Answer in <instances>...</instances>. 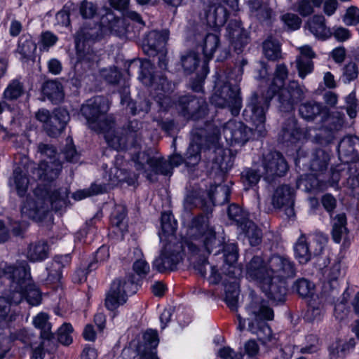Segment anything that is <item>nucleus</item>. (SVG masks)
I'll return each mask as SVG.
<instances>
[{
  "label": "nucleus",
  "instance_id": "obj_1",
  "mask_svg": "<svg viewBox=\"0 0 359 359\" xmlns=\"http://www.w3.org/2000/svg\"><path fill=\"white\" fill-rule=\"evenodd\" d=\"M109 109V102L106 97L95 96L81 105L80 111L89 128L97 133H103L110 147L115 150L140 148L142 141L143 123L133 119L121 128L114 130V118L106 116Z\"/></svg>",
  "mask_w": 359,
  "mask_h": 359
},
{
  "label": "nucleus",
  "instance_id": "obj_2",
  "mask_svg": "<svg viewBox=\"0 0 359 359\" xmlns=\"http://www.w3.org/2000/svg\"><path fill=\"white\" fill-rule=\"evenodd\" d=\"M141 148V146L138 149ZM131 153V160L134 163L135 168L140 172L151 182L157 180L156 175H171L174 167H177L182 163H185L189 167L198 164L201 159V155L198 146H190L184 158L182 156L175 154L168 161L163 157L151 156L147 151H137L133 149Z\"/></svg>",
  "mask_w": 359,
  "mask_h": 359
},
{
  "label": "nucleus",
  "instance_id": "obj_3",
  "mask_svg": "<svg viewBox=\"0 0 359 359\" xmlns=\"http://www.w3.org/2000/svg\"><path fill=\"white\" fill-rule=\"evenodd\" d=\"M289 72L284 63L277 64L273 73L271 85L264 95H259L254 92L248 100L245 108L243 112V118L252 121L257 124V130L260 134L264 132V121L266 113L268 111L270 102L274 95L283 88L288 77Z\"/></svg>",
  "mask_w": 359,
  "mask_h": 359
},
{
  "label": "nucleus",
  "instance_id": "obj_4",
  "mask_svg": "<svg viewBox=\"0 0 359 359\" xmlns=\"http://www.w3.org/2000/svg\"><path fill=\"white\" fill-rule=\"evenodd\" d=\"M4 270L11 281V302L18 304L25 299L32 306H37L41 303V292L32 283L30 267L26 261L18 262V266H8Z\"/></svg>",
  "mask_w": 359,
  "mask_h": 359
},
{
  "label": "nucleus",
  "instance_id": "obj_5",
  "mask_svg": "<svg viewBox=\"0 0 359 359\" xmlns=\"http://www.w3.org/2000/svg\"><path fill=\"white\" fill-rule=\"evenodd\" d=\"M246 311L249 316L247 318L248 330L256 334L263 343L271 341L273 337L272 330L265 320L273 318V311L267 305V302L262 297L255 296L246 306ZM236 317L237 329L242 332L245 327L246 319L243 318L240 314H237Z\"/></svg>",
  "mask_w": 359,
  "mask_h": 359
},
{
  "label": "nucleus",
  "instance_id": "obj_6",
  "mask_svg": "<svg viewBox=\"0 0 359 359\" xmlns=\"http://www.w3.org/2000/svg\"><path fill=\"white\" fill-rule=\"evenodd\" d=\"M233 158L231 155V151L218 147L215 150V156L212 158V169L215 170L217 178L214 184L211 186L208 195L212 203L222 204L228 202L231 194V190L226 185L221 184L224 180L225 173L232 168Z\"/></svg>",
  "mask_w": 359,
  "mask_h": 359
},
{
  "label": "nucleus",
  "instance_id": "obj_7",
  "mask_svg": "<svg viewBox=\"0 0 359 359\" xmlns=\"http://www.w3.org/2000/svg\"><path fill=\"white\" fill-rule=\"evenodd\" d=\"M187 234L190 239L201 243L208 254L221 245L220 241L216 238L215 231L209 226L207 215L200 214L194 217L188 226Z\"/></svg>",
  "mask_w": 359,
  "mask_h": 359
},
{
  "label": "nucleus",
  "instance_id": "obj_8",
  "mask_svg": "<svg viewBox=\"0 0 359 359\" xmlns=\"http://www.w3.org/2000/svg\"><path fill=\"white\" fill-rule=\"evenodd\" d=\"M178 114L187 121H198L205 118L208 113V104L205 97L187 93L180 96L175 102Z\"/></svg>",
  "mask_w": 359,
  "mask_h": 359
},
{
  "label": "nucleus",
  "instance_id": "obj_9",
  "mask_svg": "<svg viewBox=\"0 0 359 359\" xmlns=\"http://www.w3.org/2000/svg\"><path fill=\"white\" fill-rule=\"evenodd\" d=\"M327 238L322 233H316L309 238L302 233L294 246V257L301 264L308 263L313 257L320 255Z\"/></svg>",
  "mask_w": 359,
  "mask_h": 359
},
{
  "label": "nucleus",
  "instance_id": "obj_10",
  "mask_svg": "<svg viewBox=\"0 0 359 359\" xmlns=\"http://www.w3.org/2000/svg\"><path fill=\"white\" fill-rule=\"evenodd\" d=\"M211 103L219 108H227L233 116H237L242 107L240 88L237 85L224 83L211 97Z\"/></svg>",
  "mask_w": 359,
  "mask_h": 359
},
{
  "label": "nucleus",
  "instance_id": "obj_11",
  "mask_svg": "<svg viewBox=\"0 0 359 359\" xmlns=\"http://www.w3.org/2000/svg\"><path fill=\"white\" fill-rule=\"evenodd\" d=\"M252 125V128L248 127L243 123L240 121H229L222 128V135L226 141L231 145L245 144L250 138L251 135H257V137H264L266 130L264 128L263 134H260L257 130V124L252 121H246Z\"/></svg>",
  "mask_w": 359,
  "mask_h": 359
},
{
  "label": "nucleus",
  "instance_id": "obj_12",
  "mask_svg": "<svg viewBox=\"0 0 359 359\" xmlns=\"http://www.w3.org/2000/svg\"><path fill=\"white\" fill-rule=\"evenodd\" d=\"M137 285L130 278L114 280L105 298V306L108 310L114 311L126 302L128 295L136 293Z\"/></svg>",
  "mask_w": 359,
  "mask_h": 359
},
{
  "label": "nucleus",
  "instance_id": "obj_13",
  "mask_svg": "<svg viewBox=\"0 0 359 359\" xmlns=\"http://www.w3.org/2000/svg\"><path fill=\"white\" fill-rule=\"evenodd\" d=\"M306 92V88L297 81H290L286 87L277 93L279 110L285 113L292 111L294 105L305 98Z\"/></svg>",
  "mask_w": 359,
  "mask_h": 359
},
{
  "label": "nucleus",
  "instance_id": "obj_14",
  "mask_svg": "<svg viewBox=\"0 0 359 359\" xmlns=\"http://www.w3.org/2000/svg\"><path fill=\"white\" fill-rule=\"evenodd\" d=\"M112 26L107 27L102 22H88L76 32L75 36L76 46L84 44L91 45L102 40L110 31Z\"/></svg>",
  "mask_w": 359,
  "mask_h": 359
},
{
  "label": "nucleus",
  "instance_id": "obj_15",
  "mask_svg": "<svg viewBox=\"0 0 359 359\" xmlns=\"http://www.w3.org/2000/svg\"><path fill=\"white\" fill-rule=\"evenodd\" d=\"M345 115L339 111H334L322 118L325 120L326 125L319 130L315 136L316 142L323 146L330 144L335 138L336 132L340 130L344 124Z\"/></svg>",
  "mask_w": 359,
  "mask_h": 359
},
{
  "label": "nucleus",
  "instance_id": "obj_16",
  "mask_svg": "<svg viewBox=\"0 0 359 359\" xmlns=\"http://www.w3.org/2000/svg\"><path fill=\"white\" fill-rule=\"evenodd\" d=\"M202 29V27H196L189 36V40L196 46L201 47L205 57L203 63L205 62L208 65V61L212 58L215 52L219 47L220 39L217 34L205 33Z\"/></svg>",
  "mask_w": 359,
  "mask_h": 359
},
{
  "label": "nucleus",
  "instance_id": "obj_17",
  "mask_svg": "<svg viewBox=\"0 0 359 359\" xmlns=\"http://www.w3.org/2000/svg\"><path fill=\"white\" fill-rule=\"evenodd\" d=\"M34 195L44 203H48L51 209L60 210L66 204L68 193L66 189L51 190L46 184H39L34 191Z\"/></svg>",
  "mask_w": 359,
  "mask_h": 359
},
{
  "label": "nucleus",
  "instance_id": "obj_18",
  "mask_svg": "<svg viewBox=\"0 0 359 359\" xmlns=\"http://www.w3.org/2000/svg\"><path fill=\"white\" fill-rule=\"evenodd\" d=\"M245 276L248 279L261 285L269 280L272 272L269 263L262 256L255 255L246 264Z\"/></svg>",
  "mask_w": 359,
  "mask_h": 359
},
{
  "label": "nucleus",
  "instance_id": "obj_19",
  "mask_svg": "<svg viewBox=\"0 0 359 359\" xmlns=\"http://www.w3.org/2000/svg\"><path fill=\"white\" fill-rule=\"evenodd\" d=\"M294 189L288 184H282L276 188L272 197V204L275 208H285V213L290 218L295 215Z\"/></svg>",
  "mask_w": 359,
  "mask_h": 359
},
{
  "label": "nucleus",
  "instance_id": "obj_20",
  "mask_svg": "<svg viewBox=\"0 0 359 359\" xmlns=\"http://www.w3.org/2000/svg\"><path fill=\"white\" fill-rule=\"evenodd\" d=\"M262 166L266 178L283 176L288 170V165L283 156L273 151L263 155Z\"/></svg>",
  "mask_w": 359,
  "mask_h": 359
},
{
  "label": "nucleus",
  "instance_id": "obj_21",
  "mask_svg": "<svg viewBox=\"0 0 359 359\" xmlns=\"http://www.w3.org/2000/svg\"><path fill=\"white\" fill-rule=\"evenodd\" d=\"M62 168V163L59 159H54L53 161L43 159L32 170V177L36 180L50 183L58 177Z\"/></svg>",
  "mask_w": 359,
  "mask_h": 359
},
{
  "label": "nucleus",
  "instance_id": "obj_22",
  "mask_svg": "<svg viewBox=\"0 0 359 359\" xmlns=\"http://www.w3.org/2000/svg\"><path fill=\"white\" fill-rule=\"evenodd\" d=\"M222 258L224 264L222 273L229 278L236 279L241 275L242 271L238 267L237 260L238 258V250L236 243H225L222 247Z\"/></svg>",
  "mask_w": 359,
  "mask_h": 359
},
{
  "label": "nucleus",
  "instance_id": "obj_23",
  "mask_svg": "<svg viewBox=\"0 0 359 359\" xmlns=\"http://www.w3.org/2000/svg\"><path fill=\"white\" fill-rule=\"evenodd\" d=\"M34 326L41 330V346H46L48 352L56 349L55 335L51 332V324L48 316L44 313L38 314L33 320Z\"/></svg>",
  "mask_w": 359,
  "mask_h": 359
},
{
  "label": "nucleus",
  "instance_id": "obj_24",
  "mask_svg": "<svg viewBox=\"0 0 359 359\" xmlns=\"http://www.w3.org/2000/svg\"><path fill=\"white\" fill-rule=\"evenodd\" d=\"M226 32L234 51L237 54L241 53L249 42L248 34L241 27V22L236 20H230L226 27Z\"/></svg>",
  "mask_w": 359,
  "mask_h": 359
},
{
  "label": "nucleus",
  "instance_id": "obj_25",
  "mask_svg": "<svg viewBox=\"0 0 359 359\" xmlns=\"http://www.w3.org/2000/svg\"><path fill=\"white\" fill-rule=\"evenodd\" d=\"M269 264L272 272V276L284 280L287 278L294 277L296 274V269L293 262L280 255L272 256Z\"/></svg>",
  "mask_w": 359,
  "mask_h": 359
},
{
  "label": "nucleus",
  "instance_id": "obj_26",
  "mask_svg": "<svg viewBox=\"0 0 359 359\" xmlns=\"http://www.w3.org/2000/svg\"><path fill=\"white\" fill-rule=\"evenodd\" d=\"M337 151L339 159L344 163L359 160V138L353 135L344 137L338 144Z\"/></svg>",
  "mask_w": 359,
  "mask_h": 359
},
{
  "label": "nucleus",
  "instance_id": "obj_27",
  "mask_svg": "<svg viewBox=\"0 0 359 359\" xmlns=\"http://www.w3.org/2000/svg\"><path fill=\"white\" fill-rule=\"evenodd\" d=\"M168 38L166 31H151L143 40L144 52L149 56L156 55L165 46Z\"/></svg>",
  "mask_w": 359,
  "mask_h": 359
},
{
  "label": "nucleus",
  "instance_id": "obj_28",
  "mask_svg": "<svg viewBox=\"0 0 359 359\" xmlns=\"http://www.w3.org/2000/svg\"><path fill=\"white\" fill-rule=\"evenodd\" d=\"M262 291L270 299L276 302H283L287 292L284 280L271 276L269 280L260 285Z\"/></svg>",
  "mask_w": 359,
  "mask_h": 359
},
{
  "label": "nucleus",
  "instance_id": "obj_29",
  "mask_svg": "<svg viewBox=\"0 0 359 359\" xmlns=\"http://www.w3.org/2000/svg\"><path fill=\"white\" fill-rule=\"evenodd\" d=\"M182 259L180 252L167 250L164 248L161 252L158 257L153 262V268L160 273L167 271H174Z\"/></svg>",
  "mask_w": 359,
  "mask_h": 359
},
{
  "label": "nucleus",
  "instance_id": "obj_30",
  "mask_svg": "<svg viewBox=\"0 0 359 359\" xmlns=\"http://www.w3.org/2000/svg\"><path fill=\"white\" fill-rule=\"evenodd\" d=\"M299 114L306 121L312 122L318 116L325 117L327 114V108L322 103L309 100L299 106Z\"/></svg>",
  "mask_w": 359,
  "mask_h": 359
},
{
  "label": "nucleus",
  "instance_id": "obj_31",
  "mask_svg": "<svg viewBox=\"0 0 359 359\" xmlns=\"http://www.w3.org/2000/svg\"><path fill=\"white\" fill-rule=\"evenodd\" d=\"M207 24L211 27H219L226 22L228 12L226 8L218 3H212L205 9Z\"/></svg>",
  "mask_w": 359,
  "mask_h": 359
},
{
  "label": "nucleus",
  "instance_id": "obj_32",
  "mask_svg": "<svg viewBox=\"0 0 359 359\" xmlns=\"http://www.w3.org/2000/svg\"><path fill=\"white\" fill-rule=\"evenodd\" d=\"M71 259L69 254L55 256L53 260L46 268L48 271V280L53 283L59 282L62 276V269L70 264Z\"/></svg>",
  "mask_w": 359,
  "mask_h": 359
},
{
  "label": "nucleus",
  "instance_id": "obj_33",
  "mask_svg": "<svg viewBox=\"0 0 359 359\" xmlns=\"http://www.w3.org/2000/svg\"><path fill=\"white\" fill-rule=\"evenodd\" d=\"M302 136L300 128L297 126V121L294 117L287 119L279 133L278 140L287 145L296 143Z\"/></svg>",
  "mask_w": 359,
  "mask_h": 359
},
{
  "label": "nucleus",
  "instance_id": "obj_34",
  "mask_svg": "<svg viewBox=\"0 0 359 359\" xmlns=\"http://www.w3.org/2000/svg\"><path fill=\"white\" fill-rule=\"evenodd\" d=\"M50 247L46 241H38L28 245L25 255L31 262H41L49 257Z\"/></svg>",
  "mask_w": 359,
  "mask_h": 359
},
{
  "label": "nucleus",
  "instance_id": "obj_35",
  "mask_svg": "<svg viewBox=\"0 0 359 359\" xmlns=\"http://www.w3.org/2000/svg\"><path fill=\"white\" fill-rule=\"evenodd\" d=\"M129 67L134 69L140 70L139 79L147 86H151L155 81L154 74V66L151 62L145 60H133L130 62Z\"/></svg>",
  "mask_w": 359,
  "mask_h": 359
},
{
  "label": "nucleus",
  "instance_id": "obj_36",
  "mask_svg": "<svg viewBox=\"0 0 359 359\" xmlns=\"http://www.w3.org/2000/svg\"><path fill=\"white\" fill-rule=\"evenodd\" d=\"M123 93H121V102L124 104L127 103V109L129 110L130 113L133 115H137L140 113L147 114L149 111L151 109V102L146 98L140 99L137 102H133L132 100H128L129 91L128 87L126 86V83L124 82V87L123 88Z\"/></svg>",
  "mask_w": 359,
  "mask_h": 359
},
{
  "label": "nucleus",
  "instance_id": "obj_37",
  "mask_svg": "<svg viewBox=\"0 0 359 359\" xmlns=\"http://www.w3.org/2000/svg\"><path fill=\"white\" fill-rule=\"evenodd\" d=\"M305 27L318 39H325L332 35L330 29L326 26L325 18L322 15H315L309 18Z\"/></svg>",
  "mask_w": 359,
  "mask_h": 359
},
{
  "label": "nucleus",
  "instance_id": "obj_38",
  "mask_svg": "<svg viewBox=\"0 0 359 359\" xmlns=\"http://www.w3.org/2000/svg\"><path fill=\"white\" fill-rule=\"evenodd\" d=\"M143 339L144 348L140 353V359H158L156 352V348L159 343L157 331L147 330L143 335Z\"/></svg>",
  "mask_w": 359,
  "mask_h": 359
},
{
  "label": "nucleus",
  "instance_id": "obj_39",
  "mask_svg": "<svg viewBox=\"0 0 359 359\" xmlns=\"http://www.w3.org/2000/svg\"><path fill=\"white\" fill-rule=\"evenodd\" d=\"M340 173L332 172V179L335 182L339 181V176H347L346 186L352 189H359V168L356 163L348 164L347 167L338 170Z\"/></svg>",
  "mask_w": 359,
  "mask_h": 359
},
{
  "label": "nucleus",
  "instance_id": "obj_40",
  "mask_svg": "<svg viewBox=\"0 0 359 359\" xmlns=\"http://www.w3.org/2000/svg\"><path fill=\"white\" fill-rule=\"evenodd\" d=\"M123 21L117 20V23L125 25V33L128 37H135L140 33V29L144 27V22L139 13L135 11H128Z\"/></svg>",
  "mask_w": 359,
  "mask_h": 359
},
{
  "label": "nucleus",
  "instance_id": "obj_41",
  "mask_svg": "<svg viewBox=\"0 0 359 359\" xmlns=\"http://www.w3.org/2000/svg\"><path fill=\"white\" fill-rule=\"evenodd\" d=\"M43 95L54 104H58L64 100L63 88L60 82L48 81L42 87Z\"/></svg>",
  "mask_w": 359,
  "mask_h": 359
},
{
  "label": "nucleus",
  "instance_id": "obj_42",
  "mask_svg": "<svg viewBox=\"0 0 359 359\" xmlns=\"http://www.w3.org/2000/svg\"><path fill=\"white\" fill-rule=\"evenodd\" d=\"M36 44L29 35H22L18 43L16 52L20 55V60L27 62L35 58Z\"/></svg>",
  "mask_w": 359,
  "mask_h": 359
},
{
  "label": "nucleus",
  "instance_id": "obj_43",
  "mask_svg": "<svg viewBox=\"0 0 359 359\" xmlns=\"http://www.w3.org/2000/svg\"><path fill=\"white\" fill-rule=\"evenodd\" d=\"M249 3L257 19L262 23L270 25L274 15L272 9L267 4H262V0H250Z\"/></svg>",
  "mask_w": 359,
  "mask_h": 359
},
{
  "label": "nucleus",
  "instance_id": "obj_44",
  "mask_svg": "<svg viewBox=\"0 0 359 359\" xmlns=\"http://www.w3.org/2000/svg\"><path fill=\"white\" fill-rule=\"evenodd\" d=\"M29 184V180L21 168L18 167L14 169L13 175L10 179V185L14 186L17 194L20 197H24L27 193Z\"/></svg>",
  "mask_w": 359,
  "mask_h": 359
},
{
  "label": "nucleus",
  "instance_id": "obj_45",
  "mask_svg": "<svg viewBox=\"0 0 359 359\" xmlns=\"http://www.w3.org/2000/svg\"><path fill=\"white\" fill-rule=\"evenodd\" d=\"M177 224L171 212H164L161 217V231L158 236L161 241H163V237L173 235L177 230Z\"/></svg>",
  "mask_w": 359,
  "mask_h": 359
},
{
  "label": "nucleus",
  "instance_id": "obj_46",
  "mask_svg": "<svg viewBox=\"0 0 359 359\" xmlns=\"http://www.w3.org/2000/svg\"><path fill=\"white\" fill-rule=\"evenodd\" d=\"M227 215L229 219L233 221L240 229L246 226L248 222H252L249 219L248 213L236 204H231L229 206Z\"/></svg>",
  "mask_w": 359,
  "mask_h": 359
},
{
  "label": "nucleus",
  "instance_id": "obj_47",
  "mask_svg": "<svg viewBox=\"0 0 359 359\" xmlns=\"http://www.w3.org/2000/svg\"><path fill=\"white\" fill-rule=\"evenodd\" d=\"M296 188L306 193L318 191L320 180L312 174L301 175L296 181Z\"/></svg>",
  "mask_w": 359,
  "mask_h": 359
},
{
  "label": "nucleus",
  "instance_id": "obj_48",
  "mask_svg": "<svg viewBox=\"0 0 359 359\" xmlns=\"http://www.w3.org/2000/svg\"><path fill=\"white\" fill-rule=\"evenodd\" d=\"M224 301L232 310L236 311L238 307V296L240 293L238 283L234 280L233 282L226 283L224 285Z\"/></svg>",
  "mask_w": 359,
  "mask_h": 359
},
{
  "label": "nucleus",
  "instance_id": "obj_49",
  "mask_svg": "<svg viewBox=\"0 0 359 359\" xmlns=\"http://www.w3.org/2000/svg\"><path fill=\"white\" fill-rule=\"evenodd\" d=\"M340 283L337 281L323 280L321 295L330 303L339 301L341 298Z\"/></svg>",
  "mask_w": 359,
  "mask_h": 359
},
{
  "label": "nucleus",
  "instance_id": "obj_50",
  "mask_svg": "<svg viewBox=\"0 0 359 359\" xmlns=\"http://www.w3.org/2000/svg\"><path fill=\"white\" fill-rule=\"evenodd\" d=\"M346 217L344 213L337 215L332 222V238L334 242L339 243L342 236L347 233Z\"/></svg>",
  "mask_w": 359,
  "mask_h": 359
},
{
  "label": "nucleus",
  "instance_id": "obj_51",
  "mask_svg": "<svg viewBox=\"0 0 359 359\" xmlns=\"http://www.w3.org/2000/svg\"><path fill=\"white\" fill-rule=\"evenodd\" d=\"M241 230L245 234L251 246L255 247L261 244L262 241V231L252 221L248 222L246 226H244Z\"/></svg>",
  "mask_w": 359,
  "mask_h": 359
},
{
  "label": "nucleus",
  "instance_id": "obj_52",
  "mask_svg": "<svg viewBox=\"0 0 359 359\" xmlns=\"http://www.w3.org/2000/svg\"><path fill=\"white\" fill-rule=\"evenodd\" d=\"M330 161L329 154L323 149H316L310 163L311 170L314 172L325 170Z\"/></svg>",
  "mask_w": 359,
  "mask_h": 359
},
{
  "label": "nucleus",
  "instance_id": "obj_53",
  "mask_svg": "<svg viewBox=\"0 0 359 359\" xmlns=\"http://www.w3.org/2000/svg\"><path fill=\"white\" fill-rule=\"evenodd\" d=\"M126 216L127 210L126 206L123 205H116L111 214V224L113 226L117 227L121 232H123L126 230Z\"/></svg>",
  "mask_w": 359,
  "mask_h": 359
},
{
  "label": "nucleus",
  "instance_id": "obj_54",
  "mask_svg": "<svg viewBox=\"0 0 359 359\" xmlns=\"http://www.w3.org/2000/svg\"><path fill=\"white\" fill-rule=\"evenodd\" d=\"M263 51L269 60L276 61L281 58V50L279 42L271 37L263 43Z\"/></svg>",
  "mask_w": 359,
  "mask_h": 359
},
{
  "label": "nucleus",
  "instance_id": "obj_55",
  "mask_svg": "<svg viewBox=\"0 0 359 359\" xmlns=\"http://www.w3.org/2000/svg\"><path fill=\"white\" fill-rule=\"evenodd\" d=\"M200 62L198 53L194 51H187L181 55V65L186 74L193 73Z\"/></svg>",
  "mask_w": 359,
  "mask_h": 359
},
{
  "label": "nucleus",
  "instance_id": "obj_56",
  "mask_svg": "<svg viewBox=\"0 0 359 359\" xmlns=\"http://www.w3.org/2000/svg\"><path fill=\"white\" fill-rule=\"evenodd\" d=\"M24 93V84L19 79L12 80L3 93V97L9 101L18 99Z\"/></svg>",
  "mask_w": 359,
  "mask_h": 359
},
{
  "label": "nucleus",
  "instance_id": "obj_57",
  "mask_svg": "<svg viewBox=\"0 0 359 359\" xmlns=\"http://www.w3.org/2000/svg\"><path fill=\"white\" fill-rule=\"evenodd\" d=\"M350 294L348 292V287H346L341 295L339 300H336L333 303L335 304L334 315L339 320H344L349 313V309L346 306Z\"/></svg>",
  "mask_w": 359,
  "mask_h": 359
},
{
  "label": "nucleus",
  "instance_id": "obj_58",
  "mask_svg": "<svg viewBox=\"0 0 359 359\" xmlns=\"http://www.w3.org/2000/svg\"><path fill=\"white\" fill-rule=\"evenodd\" d=\"M78 60L81 62L93 64L99 60V56L93 50L90 45L84 44L80 47L76 46Z\"/></svg>",
  "mask_w": 359,
  "mask_h": 359
},
{
  "label": "nucleus",
  "instance_id": "obj_59",
  "mask_svg": "<svg viewBox=\"0 0 359 359\" xmlns=\"http://www.w3.org/2000/svg\"><path fill=\"white\" fill-rule=\"evenodd\" d=\"M261 178V174L257 169L252 168H245L241 174V180L245 187V189H249L250 188L255 186Z\"/></svg>",
  "mask_w": 359,
  "mask_h": 359
},
{
  "label": "nucleus",
  "instance_id": "obj_60",
  "mask_svg": "<svg viewBox=\"0 0 359 359\" xmlns=\"http://www.w3.org/2000/svg\"><path fill=\"white\" fill-rule=\"evenodd\" d=\"M324 0H299L296 11L302 17H306L314 12V7L319 8Z\"/></svg>",
  "mask_w": 359,
  "mask_h": 359
},
{
  "label": "nucleus",
  "instance_id": "obj_61",
  "mask_svg": "<svg viewBox=\"0 0 359 359\" xmlns=\"http://www.w3.org/2000/svg\"><path fill=\"white\" fill-rule=\"evenodd\" d=\"M292 291L297 293L300 297H309L314 289V285L309 280L302 278L297 279L292 285Z\"/></svg>",
  "mask_w": 359,
  "mask_h": 359
},
{
  "label": "nucleus",
  "instance_id": "obj_62",
  "mask_svg": "<svg viewBox=\"0 0 359 359\" xmlns=\"http://www.w3.org/2000/svg\"><path fill=\"white\" fill-rule=\"evenodd\" d=\"M358 74L359 69L357 64L353 62H349L343 67L340 80L344 83H350L358 78Z\"/></svg>",
  "mask_w": 359,
  "mask_h": 359
},
{
  "label": "nucleus",
  "instance_id": "obj_63",
  "mask_svg": "<svg viewBox=\"0 0 359 359\" xmlns=\"http://www.w3.org/2000/svg\"><path fill=\"white\" fill-rule=\"evenodd\" d=\"M109 257V249L107 245H102L95 252L93 259L88 264L87 270L90 272L98 267V263L107 260Z\"/></svg>",
  "mask_w": 359,
  "mask_h": 359
},
{
  "label": "nucleus",
  "instance_id": "obj_64",
  "mask_svg": "<svg viewBox=\"0 0 359 359\" xmlns=\"http://www.w3.org/2000/svg\"><path fill=\"white\" fill-rule=\"evenodd\" d=\"M21 214L24 217L35 219L40 215V209L32 198H27L21 207Z\"/></svg>",
  "mask_w": 359,
  "mask_h": 359
}]
</instances>
